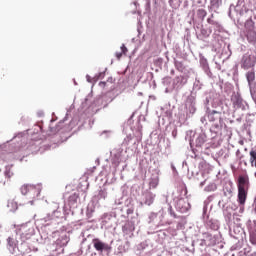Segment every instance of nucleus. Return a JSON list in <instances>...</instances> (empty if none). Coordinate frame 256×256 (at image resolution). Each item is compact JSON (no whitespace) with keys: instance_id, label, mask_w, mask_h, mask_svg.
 Returning <instances> with one entry per match:
<instances>
[{"instance_id":"obj_1","label":"nucleus","mask_w":256,"mask_h":256,"mask_svg":"<svg viewBox=\"0 0 256 256\" xmlns=\"http://www.w3.org/2000/svg\"><path fill=\"white\" fill-rule=\"evenodd\" d=\"M238 196L237 201L239 205H245L247 203V195H249V187H251V182H249V174L245 172L240 174L236 181Z\"/></svg>"},{"instance_id":"obj_2","label":"nucleus","mask_w":256,"mask_h":256,"mask_svg":"<svg viewBox=\"0 0 256 256\" xmlns=\"http://www.w3.org/2000/svg\"><path fill=\"white\" fill-rule=\"evenodd\" d=\"M21 193L27 197L30 205H33L35 203V199L41 195V188L34 185H23L21 187Z\"/></svg>"},{"instance_id":"obj_3","label":"nucleus","mask_w":256,"mask_h":256,"mask_svg":"<svg viewBox=\"0 0 256 256\" xmlns=\"http://www.w3.org/2000/svg\"><path fill=\"white\" fill-rule=\"evenodd\" d=\"M16 234L19 235L21 241L25 243L30 237H33V227L28 224H22L16 229Z\"/></svg>"},{"instance_id":"obj_4","label":"nucleus","mask_w":256,"mask_h":256,"mask_svg":"<svg viewBox=\"0 0 256 256\" xmlns=\"http://www.w3.org/2000/svg\"><path fill=\"white\" fill-rule=\"evenodd\" d=\"M242 69H252L254 65H256V57L253 54L246 53L242 56L241 62H240Z\"/></svg>"},{"instance_id":"obj_5","label":"nucleus","mask_w":256,"mask_h":256,"mask_svg":"<svg viewBox=\"0 0 256 256\" xmlns=\"http://www.w3.org/2000/svg\"><path fill=\"white\" fill-rule=\"evenodd\" d=\"M231 101L234 109H241V107H243V98H241L239 94H233Z\"/></svg>"},{"instance_id":"obj_6","label":"nucleus","mask_w":256,"mask_h":256,"mask_svg":"<svg viewBox=\"0 0 256 256\" xmlns=\"http://www.w3.org/2000/svg\"><path fill=\"white\" fill-rule=\"evenodd\" d=\"M247 25H249V24L245 25V28L247 29L246 34H245L246 39H247L248 43H256V32H255V30H253V26L250 29H248Z\"/></svg>"},{"instance_id":"obj_7","label":"nucleus","mask_w":256,"mask_h":256,"mask_svg":"<svg viewBox=\"0 0 256 256\" xmlns=\"http://www.w3.org/2000/svg\"><path fill=\"white\" fill-rule=\"evenodd\" d=\"M93 243L94 249H96V251H107V249H109V245L101 242V240L97 238L93 239Z\"/></svg>"},{"instance_id":"obj_8","label":"nucleus","mask_w":256,"mask_h":256,"mask_svg":"<svg viewBox=\"0 0 256 256\" xmlns=\"http://www.w3.org/2000/svg\"><path fill=\"white\" fill-rule=\"evenodd\" d=\"M8 211L11 213H15V211L19 208L17 202L15 200H9L7 204Z\"/></svg>"},{"instance_id":"obj_9","label":"nucleus","mask_w":256,"mask_h":256,"mask_svg":"<svg viewBox=\"0 0 256 256\" xmlns=\"http://www.w3.org/2000/svg\"><path fill=\"white\" fill-rule=\"evenodd\" d=\"M155 201V194L148 192L145 195V205H153V202Z\"/></svg>"},{"instance_id":"obj_10","label":"nucleus","mask_w":256,"mask_h":256,"mask_svg":"<svg viewBox=\"0 0 256 256\" xmlns=\"http://www.w3.org/2000/svg\"><path fill=\"white\" fill-rule=\"evenodd\" d=\"M249 155H250V165H251V167L256 168V150L251 149Z\"/></svg>"},{"instance_id":"obj_11","label":"nucleus","mask_w":256,"mask_h":256,"mask_svg":"<svg viewBox=\"0 0 256 256\" xmlns=\"http://www.w3.org/2000/svg\"><path fill=\"white\" fill-rule=\"evenodd\" d=\"M174 66H175L176 70L179 71L180 73H183V71H185V64H183L182 61L175 60Z\"/></svg>"},{"instance_id":"obj_12","label":"nucleus","mask_w":256,"mask_h":256,"mask_svg":"<svg viewBox=\"0 0 256 256\" xmlns=\"http://www.w3.org/2000/svg\"><path fill=\"white\" fill-rule=\"evenodd\" d=\"M246 79L248 81V85H251V83H253V81H255V72H253V71L247 72Z\"/></svg>"},{"instance_id":"obj_13","label":"nucleus","mask_w":256,"mask_h":256,"mask_svg":"<svg viewBox=\"0 0 256 256\" xmlns=\"http://www.w3.org/2000/svg\"><path fill=\"white\" fill-rule=\"evenodd\" d=\"M205 135H200L197 139H196V147H203V145H205Z\"/></svg>"},{"instance_id":"obj_14","label":"nucleus","mask_w":256,"mask_h":256,"mask_svg":"<svg viewBox=\"0 0 256 256\" xmlns=\"http://www.w3.org/2000/svg\"><path fill=\"white\" fill-rule=\"evenodd\" d=\"M177 205H178V209H180L181 213H185L189 209V208H187V206H184L185 205V201H183V200H179Z\"/></svg>"},{"instance_id":"obj_15","label":"nucleus","mask_w":256,"mask_h":256,"mask_svg":"<svg viewBox=\"0 0 256 256\" xmlns=\"http://www.w3.org/2000/svg\"><path fill=\"white\" fill-rule=\"evenodd\" d=\"M197 17L199 19H205V17H207V11H205V9H198L197 10Z\"/></svg>"},{"instance_id":"obj_16","label":"nucleus","mask_w":256,"mask_h":256,"mask_svg":"<svg viewBox=\"0 0 256 256\" xmlns=\"http://www.w3.org/2000/svg\"><path fill=\"white\" fill-rule=\"evenodd\" d=\"M78 199H79V195L77 193H74L69 196L68 201H69V203L75 204V203H77Z\"/></svg>"},{"instance_id":"obj_17","label":"nucleus","mask_w":256,"mask_h":256,"mask_svg":"<svg viewBox=\"0 0 256 256\" xmlns=\"http://www.w3.org/2000/svg\"><path fill=\"white\" fill-rule=\"evenodd\" d=\"M13 175V170H11V168H7L5 171V177H7V179H11Z\"/></svg>"},{"instance_id":"obj_18","label":"nucleus","mask_w":256,"mask_h":256,"mask_svg":"<svg viewBox=\"0 0 256 256\" xmlns=\"http://www.w3.org/2000/svg\"><path fill=\"white\" fill-rule=\"evenodd\" d=\"M250 243H252V245H256V233L255 232H250Z\"/></svg>"},{"instance_id":"obj_19","label":"nucleus","mask_w":256,"mask_h":256,"mask_svg":"<svg viewBox=\"0 0 256 256\" xmlns=\"http://www.w3.org/2000/svg\"><path fill=\"white\" fill-rule=\"evenodd\" d=\"M129 50L127 49V47L125 46V44H122V46H121V52L123 53V55H127V52H128Z\"/></svg>"},{"instance_id":"obj_20","label":"nucleus","mask_w":256,"mask_h":256,"mask_svg":"<svg viewBox=\"0 0 256 256\" xmlns=\"http://www.w3.org/2000/svg\"><path fill=\"white\" fill-rule=\"evenodd\" d=\"M117 59H121L123 57V52H116Z\"/></svg>"},{"instance_id":"obj_21","label":"nucleus","mask_w":256,"mask_h":256,"mask_svg":"<svg viewBox=\"0 0 256 256\" xmlns=\"http://www.w3.org/2000/svg\"><path fill=\"white\" fill-rule=\"evenodd\" d=\"M185 78L183 76H177L176 81L180 82L183 81Z\"/></svg>"},{"instance_id":"obj_22","label":"nucleus","mask_w":256,"mask_h":256,"mask_svg":"<svg viewBox=\"0 0 256 256\" xmlns=\"http://www.w3.org/2000/svg\"><path fill=\"white\" fill-rule=\"evenodd\" d=\"M172 215H173V217H174V218H177V214H175V213H172Z\"/></svg>"},{"instance_id":"obj_23","label":"nucleus","mask_w":256,"mask_h":256,"mask_svg":"<svg viewBox=\"0 0 256 256\" xmlns=\"http://www.w3.org/2000/svg\"><path fill=\"white\" fill-rule=\"evenodd\" d=\"M128 213H133V211H131V209L128 210Z\"/></svg>"},{"instance_id":"obj_24","label":"nucleus","mask_w":256,"mask_h":256,"mask_svg":"<svg viewBox=\"0 0 256 256\" xmlns=\"http://www.w3.org/2000/svg\"><path fill=\"white\" fill-rule=\"evenodd\" d=\"M201 185H202V186L205 185V182H202Z\"/></svg>"}]
</instances>
